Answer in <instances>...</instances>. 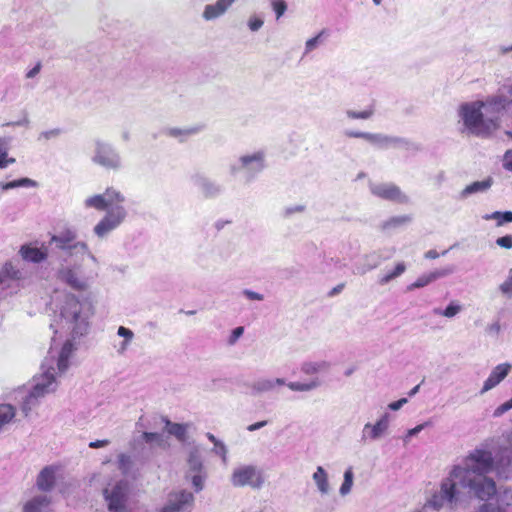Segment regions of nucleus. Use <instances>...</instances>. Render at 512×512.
I'll list each match as a JSON object with an SVG mask.
<instances>
[{
    "instance_id": "nucleus-19",
    "label": "nucleus",
    "mask_w": 512,
    "mask_h": 512,
    "mask_svg": "<svg viewBox=\"0 0 512 512\" xmlns=\"http://www.w3.org/2000/svg\"><path fill=\"white\" fill-rule=\"evenodd\" d=\"M453 272H454V267L453 266H447L445 268L437 269V270H434V271L429 272L427 274H423V275L419 276L416 279L415 282L410 284L407 287V289L409 291H412L414 289L423 288V287L429 285L430 283L436 281L437 279L446 277V276L452 274Z\"/></svg>"
},
{
    "instance_id": "nucleus-40",
    "label": "nucleus",
    "mask_w": 512,
    "mask_h": 512,
    "mask_svg": "<svg viewBox=\"0 0 512 512\" xmlns=\"http://www.w3.org/2000/svg\"><path fill=\"white\" fill-rule=\"evenodd\" d=\"M491 498L492 497H490L488 500H483L484 503L479 505L473 512H503V509L500 505L489 502Z\"/></svg>"
},
{
    "instance_id": "nucleus-28",
    "label": "nucleus",
    "mask_w": 512,
    "mask_h": 512,
    "mask_svg": "<svg viewBox=\"0 0 512 512\" xmlns=\"http://www.w3.org/2000/svg\"><path fill=\"white\" fill-rule=\"evenodd\" d=\"M463 311V305L458 300H451L445 309L434 308L433 314L448 319L454 318Z\"/></svg>"
},
{
    "instance_id": "nucleus-37",
    "label": "nucleus",
    "mask_w": 512,
    "mask_h": 512,
    "mask_svg": "<svg viewBox=\"0 0 512 512\" xmlns=\"http://www.w3.org/2000/svg\"><path fill=\"white\" fill-rule=\"evenodd\" d=\"M205 473H186L185 478L187 480H190L192 483V486L196 492H200L204 488V481H205Z\"/></svg>"
},
{
    "instance_id": "nucleus-31",
    "label": "nucleus",
    "mask_w": 512,
    "mask_h": 512,
    "mask_svg": "<svg viewBox=\"0 0 512 512\" xmlns=\"http://www.w3.org/2000/svg\"><path fill=\"white\" fill-rule=\"evenodd\" d=\"M201 130L200 127H186V128H169L166 131V134L170 137L177 138L179 141L183 142L188 137L196 135Z\"/></svg>"
},
{
    "instance_id": "nucleus-7",
    "label": "nucleus",
    "mask_w": 512,
    "mask_h": 512,
    "mask_svg": "<svg viewBox=\"0 0 512 512\" xmlns=\"http://www.w3.org/2000/svg\"><path fill=\"white\" fill-rule=\"evenodd\" d=\"M266 167V151L256 150L252 153L241 155L238 161L230 165L231 175L243 171L247 182L252 181Z\"/></svg>"
},
{
    "instance_id": "nucleus-17",
    "label": "nucleus",
    "mask_w": 512,
    "mask_h": 512,
    "mask_svg": "<svg viewBox=\"0 0 512 512\" xmlns=\"http://www.w3.org/2000/svg\"><path fill=\"white\" fill-rule=\"evenodd\" d=\"M390 256L382 257L380 252L374 251L365 254L361 260L355 265L353 273L355 275L363 276L369 271L376 269L382 261L388 259Z\"/></svg>"
},
{
    "instance_id": "nucleus-64",
    "label": "nucleus",
    "mask_w": 512,
    "mask_h": 512,
    "mask_svg": "<svg viewBox=\"0 0 512 512\" xmlns=\"http://www.w3.org/2000/svg\"><path fill=\"white\" fill-rule=\"evenodd\" d=\"M424 256L426 259H436L439 257V253L436 250H429Z\"/></svg>"
},
{
    "instance_id": "nucleus-15",
    "label": "nucleus",
    "mask_w": 512,
    "mask_h": 512,
    "mask_svg": "<svg viewBox=\"0 0 512 512\" xmlns=\"http://www.w3.org/2000/svg\"><path fill=\"white\" fill-rule=\"evenodd\" d=\"M389 425V413H384L375 423H366L361 432V441L367 443L379 440L387 434Z\"/></svg>"
},
{
    "instance_id": "nucleus-50",
    "label": "nucleus",
    "mask_w": 512,
    "mask_h": 512,
    "mask_svg": "<svg viewBox=\"0 0 512 512\" xmlns=\"http://www.w3.org/2000/svg\"><path fill=\"white\" fill-rule=\"evenodd\" d=\"M372 114H373V111L371 109L364 110L361 112H355L352 110L347 111L348 117L353 118V119H368L372 116Z\"/></svg>"
},
{
    "instance_id": "nucleus-10",
    "label": "nucleus",
    "mask_w": 512,
    "mask_h": 512,
    "mask_svg": "<svg viewBox=\"0 0 512 512\" xmlns=\"http://www.w3.org/2000/svg\"><path fill=\"white\" fill-rule=\"evenodd\" d=\"M231 484L234 487L249 486L259 489L264 484L262 471L254 465H242L235 468L231 475Z\"/></svg>"
},
{
    "instance_id": "nucleus-62",
    "label": "nucleus",
    "mask_w": 512,
    "mask_h": 512,
    "mask_svg": "<svg viewBox=\"0 0 512 512\" xmlns=\"http://www.w3.org/2000/svg\"><path fill=\"white\" fill-rule=\"evenodd\" d=\"M40 70H41V63L38 62L32 69H30L26 73V77L27 78H34L36 75L39 74Z\"/></svg>"
},
{
    "instance_id": "nucleus-42",
    "label": "nucleus",
    "mask_w": 512,
    "mask_h": 512,
    "mask_svg": "<svg viewBox=\"0 0 512 512\" xmlns=\"http://www.w3.org/2000/svg\"><path fill=\"white\" fill-rule=\"evenodd\" d=\"M306 210V206L303 204L290 205L285 207L281 215L285 219H289L295 213H303Z\"/></svg>"
},
{
    "instance_id": "nucleus-54",
    "label": "nucleus",
    "mask_w": 512,
    "mask_h": 512,
    "mask_svg": "<svg viewBox=\"0 0 512 512\" xmlns=\"http://www.w3.org/2000/svg\"><path fill=\"white\" fill-rule=\"evenodd\" d=\"M320 33L309 39L305 44V52L304 54H308L310 51L315 49L319 43Z\"/></svg>"
},
{
    "instance_id": "nucleus-23",
    "label": "nucleus",
    "mask_w": 512,
    "mask_h": 512,
    "mask_svg": "<svg viewBox=\"0 0 512 512\" xmlns=\"http://www.w3.org/2000/svg\"><path fill=\"white\" fill-rule=\"evenodd\" d=\"M21 277L22 272L16 269L11 262H7L0 271V287L2 289L10 288L11 282L20 280Z\"/></svg>"
},
{
    "instance_id": "nucleus-38",
    "label": "nucleus",
    "mask_w": 512,
    "mask_h": 512,
    "mask_svg": "<svg viewBox=\"0 0 512 512\" xmlns=\"http://www.w3.org/2000/svg\"><path fill=\"white\" fill-rule=\"evenodd\" d=\"M132 468V459L128 454L121 453L118 455V469L127 475Z\"/></svg>"
},
{
    "instance_id": "nucleus-41",
    "label": "nucleus",
    "mask_w": 512,
    "mask_h": 512,
    "mask_svg": "<svg viewBox=\"0 0 512 512\" xmlns=\"http://www.w3.org/2000/svg\"><path fill=\"white\" fill-rule=\"evenodd\" d=\"M117 334L120 337L124 338V341L121 344V350L124 351L127 348V346L129 345V343L131 342V340L133 339L134 333L132 332V330H130L124 326H120L118 328Z\"/></svg>"
},
{
    "instance_id": "nucleus-60",
    "label": "nucleus",
    "mask_w": 512,
    "mask_h": 512,
    "mask_svg": "<svg viewBox=\"0 0 512 512\" xmlns=\"http://www.w3.org/2000/svg\"><path fill=\"white\" fill-rule=\"evenodd\" d=\"M347 135H349L351 137L365 138V139H374V138L378 137V136H375L373 134L364 133V132H349V133H347Z\"/></svg>"
},
{
    "instance_id": "nucleus-25",
    "label": "nucleus",
    "mask_w": 512,
    "mask_h": 512,
    "mask_svg": "<svg viewBox=\"0 0 512 512\" xmlns=\"http://www.w3.org/2000/svg\"><path fill=\"white\" fill-rule=\"evenodd\" d=\"M51 499L47 495H38L27 501L23 512H47Z\"/></svg>"
},
{
    "instance_id": "nucleus-21",
    "label": "nucleus",
    "mask_w": 512,
    "mask_h": 512,
    "mask_svg": "<svg viewBox=\"0 0 512 512\" xmlns=\"http://www.w3.org/2000/svg\"><path fill=\"white\" fill-rule=\"evenodd\" d=\"M494 184V179L491 176L486 177L481 181H474L460 192V199H467L469 196L478 193H486Z\"/></svg>"
},
{
    "instance_id": "nucleus-4",
    "label": "nucleus",
    "mask_w": 512,
    "mask_h": 512,
    "mask_svg": "<svg viewBox=\"0 0 512 512\" xmlns=\"http://www.w3.org/2000/svg\"><path fill=\"white\" fill-rule=\"evenodd\" d=\"M125 196L114 187H108L101 194H93L83 201L85 209L105 211L102 218L93 227V234L98 239H106L126 220L128 211L124 206Z\"/></svg>"
},
{
    "instance_id": "nucleus-51",
    "label": "nucleus",
    "mask_w": 512,
    "mask_h": 512,
    "mask_svg": "<svg viewBox=\"0 0 512 512\" xmlns=\"http://www.w3.org/2000/svg\"><path fill=\"white\" fill-rule=\"evenodd\" d=\"M243 333H244V327H242V326H239V327H236L235 329H233L228 338L229 345H234L238 341V339L243 335Z\"/></svg>"
},
{
    "instance_id": "nucleus-16",
    "label": "nucleus",
    "mask_w": 512,
    "mask_h": 512,
    "mask_svg": "<svg viewBox=\"0 0 512 512\" xmlns=\"http://www.w3.org/2000/svg\"><path fill=\"white\" fill-rule=\"evenodd\" d=\"M511 369L512 366L509 363H502L494 367L488 378L484 381L480 394L483 395L499 385L508 376Z\"/></svg>"
},
{
    "instance_id": "nucleus-33",
    "label": "nucleus",
    "mask_w": 512,
    "mask_h": 512,
    "mask_svg": "<svg viewBox=\"0 0 512 512\" xmlns=\"http://www.w3.org/2000/svg\"><path fill=\"white\" fill-rule=\"evenodd\" d=\"M15 417V408L10 404H0V430Z\"/></svg>"
},
{
    "instance_id": "nucleus-1",
    "label": "nucleus",
    "mask_w": 512,
    "mask_h": 512,
    "mask_svg": "<svg viewBox=\"0 0 512 512\" xmlns=\"http://www.w3.org/2000/svg\"><path fill=\"white\" fill-rule=\"evenodd\" d=\"M494 468L492 453L484 448L470 451L441 482L440 491L432 496L428 505L440 510L445 505L456 509L476 498L488 500L496 494V483L488 476Z\"/></svg>"
},
{
    "instance_id": "nucleus-59",
    "label": "nucleus",
    "mask_w": 512,
    "mask_h": 512,
    "mask_svg": "<svg viewBox=\"0 0 512 512\" xmlns=\"http://www.w3.org/2000/svg\"><path fill=\"white\" fill-rule=\"evenodd\" d=\"M109 444H110V440H108V439L95 440V441H91L89 443V447L93 448V449H97V448L105 447Z\"/></svg>"
},
{
    "instance_id": "nucleus-48",
    "label": "nucleus",
    "mask_w": 512,
    "mask_h": 512,
    "mask_svg": "<svg viewBox=\"0 0 512 512\" xmlns=\"http://www.w3.org/2000/svg\"><path fill=\"white\" fill-rule=\"evenodd\" d=\"M272 8L276 14V18L279 19L287 10V4L284 0H272Z\"/></svg>"
},
{
    "instance_id": "nucleus-27",
    "label": "nucleus",
    "mask_w": 512,
    "mask_h": 512,
    "mask_svg": "<svg viewBox=\"0 0 512 512\" xmlns=\"http://www.w3.org/2000/svg\"><path fill=\"white\" fill-rule=\"evenodd\" d=\"M411 221H412V216H410V215H397V216H392V217L388 218L387 220H385L384 222H382L380 227L383 231H391V230H395L397 228L403 227V226L409 224Z\"/></svg>"
},
{
    "instance_id": "nucleus-34",
    "label": "nucleus",
    "mask_w": 512,
    "mask_h": 512,
    "mask_svg": "<svg viewBox=\"0 0 512 512\" xmlns=\"http://www.w3.org/2000/svg\"><path fill=\"white\" fill-rule=\"evenodd\" d=\"M406 271V265L404 262H399L397 263V265L395 266V268L383 275L382 277L379 278V284L380 285H386L388 284L390 281L394 280L395 278L401 276L404 272Z\"/></svg>"
},
{
    "instance_id": "nucleus-43",
    "label": "nucleus",
    "mask_w": 512,
    "mask_h": 512,
    "mask_svg": "<svg viewBox=\"0 0 512 512\" xmlns=\"http://www.w3.org/2000/svg\"><path fill=\"white\" fill-rule=\"evenodd\" d=\"M499 289L503 295L512 298V269L509 270L507 279L500 284Z\"/></svg>"
},
{
    "instance_id": "nucleus-32",
    "label": "nucleus",
    "mask_w": 512,
    "mask_h": 512,
    "mask_svg": "<svg viewBox=\"0 0 512 512\" xmlns=\"http://www.w3.org/2000/svg\"><path fill=\"white\" fill-rule=\"evenodd\" d=\"M11 139L9 137H0V169H4L15 163V158L8 156Z\"/></svg>"
},
{
    "instance_id": "nucleus-36",
    "label": "nucleus",
    "mask_w": 512,
    "mask_h": 512,
    "mask_svg": "<svg viewBox=\"0 0 512 512\" xmlns=\"http://www.w3.org/2000/svg\"><path fill=\"white\" fill-rule=\"evenodd\" d=\"M35 185H36L35 181H33L29 178H21V179L6 182V183L1 182L0 189L3 191H7V190L15 189L18 187H32Z\"/></svg>"
},
{
    "instance_id": "nucleus-52",
    "label": "nucleus",
    "mask_w": 512,
    "mask_h": 512,
    "mask_svg": "<svg viewBox=\"0 0 512 512\" xmlns=\"http://www.w3.org/2000/svg\"><path fill=\"white\" fill-rule=\"evenodd\" d=\"M496 244L504 249L512 248V235H506L496 239Z\"/></svg>"
},
{
    "instance_id": "nucleus-44",
    "label": "nucleus",
    "mask_w": 512,
    "mask_h": 512,
    "mask_svg": "<svg viewBox=\"0 0 512 512\" xmlns=\"http://www.w3.org/2000/svg\"><path fill=\"white\" fill-rule=\"evenodd\" d=\"M263 24H264L263 18L258 15L250 16L248 19V22H247V26H248L249 30L252 32H257L258 30H260L262 28Z\"/></svg>"
},
{
    "instance_id": "nucleus-53",
    "label": "nucleus",
    "mask_w": 512,
    "mask_h": 512,
    "mask_svg": "<svg viewBox=\"0 0 512 512\" xmlns=\"http://www.w3.org/2000/svg\"><path fill=\"white\" fill-rule=\"evenodd\" d=\"M213 452L221 456L224 462L226 461L227 449L224 443L219 441L218 443L214 444Z\"/></svg>"
},
{
    "instance_id": "nucleus-49",
    "label": "nucleus",
    "mask_w": 512,
    "mask_h": 512,
    "mask_svg": "<svg viewBox=\"0 0 512 512\" xmlns=\"http://www.w3.org/2000/svg\"><path fill=\"white\" fill-rule=\"evenodd\" d=\"M428 422L419 424L415 426L412 429H409L406 433V435L403 437L404 444H408L410 441V438L413 436H416L418 433H420L426 426H428Z\"/></svg>"
},
{
    "instance_id": "nucleus-35",
    "label": "nucleus",
    "mask_w": 512,
    "mask_h": 512,
    "mask_svg": "<svg viewBox=\"0 0 512 512\" xmlns=\"http://www.w3.org/2000/svg\"><path fill=\"white\" fill-rule=\"evenodd\" d=\"M484 220H496L497 226H502L504 223L512 222V211H495L491 214H485Z\"/></svg>"
},
{
    "instance_id": "nucleus-12",
    "label": "nucleus",
    "mask_w": 512,
    "mask_h": 512,
    "mask_svg": "<svg viewBox=\"0 0 512 512\" xmlns=\"http://www.w3.org/2000/svg\"><path fill=\"white\" fill-rule=\"evenodd\" d=\"M320 365L317 362H304L300 367L301 375L308 379L291 381L286 386L294 392H309L319 386Z\"/></svg>"
},
{
    "instance_id": "nucleus-13",
    "label": "nucleus",
    "mask_w": 512,
    "mask_h": 512,
    "mask_svg": "<svg viewBox=\"0 0 512 512\" xmlns=\"http://www.w3.org/2000/svg\"><path fill=\"white\" fill-rule=\"evenodd\" d=\"M194 500V495L187 490L171 492L167 503L159 512H190Z\"/></svg>"
},
{
    "instance_id": "nucleus-55",
    "label": "nucleus",
    "mask_w": 512,
    "mask_h": 512,
    "mask_svg": "<svg viewBox=\"0 0 512 512\" xmlns=\"http://www.w3.org/2000/svg\"><path fill=\"white\" fill-rule=\"evenodd\" d=\"M242 293L249 300L262 301L264 299V296L262 294L249 289L243 290Z\"/></svg>"
},
{
    "instance_id": "nucleus-46",
    "label": "nucleus",
    "mask_w": 512,
    "mask_h": 512,
    "mask_svg": "<svg viewBox=\"0 0 512 512\" xmlns=\"http://www.w3.org/2000/svg\"><path fill=\"white\" fill-rule=\"evenodd\" d=\"M61 133H62V130L60 128H53L50 130L42 131L38 136V140L39 141H42V140L48 141L51 139H55L58 136H60Z\"/></svg>"
},
{
    "instance_id": "nucleus-24",
    "label": "nucleus",
    "mask_w": 512,
    "mask_h": 512,
    "mask_svg": "<svg viewBox=\"0 0 512 512\" xmlns=\"http://www.w3.org/2000/svg\"><path fill=\"white\" fill-rule=\"evenodd\" d=\"M19 253L25 261L32 263H40L46 260L48 256L46 248H37L30 245L21 246Z\"/></svg>"
},
{
    "instance_id": "nucleus-20",
    "label": "nucleus",
    "mask_w": 512,
    "mask_h": 512,
    "mask_svg": "<svg viewBox=\"0 0 512 512\" xmlns=\"http://www.w3.org/2000/svg\"><path fill=\"white\" fill-rule=\"evenodd\" d=\"M284 378H259L250 385L251 393L259 395L275 391L278 386H286Z\"/></svg>"
},
{
    "instance_id": "nucleus-39",
    "label": "nucleus",
    "mask_w": 512,
    "mask_h": 512,
    "mask_svg": "<svg viewBox=\"0 0 512 512\" xmlns=\"http://www.w3.org/2000/svg\"><path fill=\"white\" fill-rule=\"evenodd\" d=\"M352 485H353V472H352V469L349 468L344 473V481L340 487V494L342 496L347 495L351 491Z\"/></svg>"
},
{
    "instance_id": "nucleus-30",
    "label": "nucleus",
    "mask_w": 512,
    "mask_h": 512,
    "mask_svg": "<svg viewBox=\"0 0 512 512\" xmlns=\"http://www.w3.org/2000/svg\"><path fill=\"white\" fill-rule=\"evenodd\" d=\"M187 462L188 471L186 473L191 474L204 472L203 462L198 447H194L190 450Z\"/></svg>"
},
{
    "instance_id": "nucleus-29",
    "label": "nucleus",
    "mask_w": 512,
    "mask_h": 512,
    "mask_svg": "<svg viewBox=\"0 0 512 512\" xmlns=\"http://www.w3.org/2000/svg\"><path fill=\"white\" fill-rule=\"evenodd\" d=\"M166 429L170 435L175 436L180 442L187 439L188 424L173 423L169 419H164Z\"/></svg>"
},
{
    "instance_id": "nucleus-14",
    "label": "nucleus",
    "mask_w": 512,
    "mask_h": 512,
    "mask_svg": "<svg viewBox=\"0 0 512 512\" xmlns=\"http://www.w3.org/2000/svg\"><path fill=\"white\" fill-rule=\"evenodd\" d=\"M370 191L373 195L399 204L409 202V197L401 191V189L392 183L370 184Z\"/></svg>"
},
{
    "instance_id": "nucleus-11",
    "label": "nucleus",
    "mask_w": 512,
    "mask_h": 512,
    "mask_svg": "<svg viewBox=\"0 0 512 512\" xmlns=\"http://www.w3.org/2000/svg\"><path fill=\"white\" fill-rule=\"evenodd\" d=\"M129 486L126 481H118L111 488L103 490V496L107 502L108 510L110 512H129L126 504L128 501Z\"/></svg>"
},
{
    "instance_id": "nucleus-3",
    "label": "nucleus",
    "mask_w": 512,
    "mask_h": 512,
    "mask_svg": "<svg viewBox=\"0 0 512 512\" xmlns=\"http://www.w3.org/2000/svg\"><path fill=\"white\" fill-rule=\"evenodd\" d=\"M509 106L503 94L488 97L485 101H472L460 105L458 114L465 129L478 137L490 136L500 127V118Z\"/></svg>"
},
{
    "instance_id": "nucleus-57",
    "label": "nucleus",
    "mask_w": 512,
    "mask_h": 512,
    "mask_svg": "<svg viewBox=\"0 0 512 512\" xmlns=\"http://www.w3.org/2000/svg\"><path fill=\"white\" fill-rule=\"evenodd\" d=\"M500 324L499 322H494L486 327V333L492 336H497L500 332Z\"/></svg>"
},
{
    "instance_id": "nucleus-47",
    "label": "nucleus",
    "mask_w": 512,
    "mask_h": 512,
    "mask_svg": "<svg viewBox=\"0 0 512 512\" xmlns=\"http://www.w3.org/2000/svg\"><path fill=\"white\" fill-rule=\"evenodd\" d=\"M511 409H512V398H510L508 401L502 403L497 408H495L492 413V416L494 418H499Z\"/></svg>"
},
{
    "instance_id": "nucleus-9",
    "label": "nucleus",
    "mask_w": 512,
    "mask_h": 512,
    "mask_svg": "<svg viewBox=\"0 0 512 512\" xmlns=\"http://www.w3.org/2000/svg\"><path fill=\"white\" fill-rule=\"evenodd\" d=\"M58 280L78 291L89 288L93 277L86 274L80 263L61 264L56 272Z\"/></svg>"
},
{
    "instance_id": "nucleus-63",
    "label": "nucleus",
    "mask_w": 512,
    "mask_h": 512,
    "mask_svg": "<svg viewBox=\"0 0 512 512\" xmlns=\"http://www.w3.org/2000/svg\"><path fill=\"white\" fill-rule=\"evenodd\" d=\"M266 425H267V421H259V422H256V423H253V424L249 425L247 427V429H248V431L253 432V431H256L258 429L263 428Z\"/></svg>"
},
{
    "instance_id": "nucleus-8",
    "label": "nucleus",
    "mask_w": 512,
    "mask_h": 512,
    "mask_svg": "<svg viewBox=\"0 0 512 512\" xmlns=\"http://www.w3.org/2000/svg\"><path fill=\"white\" fill-rule=\"evenodd\" d=\"M91 161L106 170L117 171L123 167L122 157L116 147L100 139L94 141Z\"/></svg>"
},
{
    "instance_id": "nucleus-2",
    "label": "nucleus",
    "mask_w": 512,
    "mask_h": 512,
    "mask_svg": "<svg viewBox=\"0 0 512 512\" xmlns=\"http://www.w3.org/2000/svg\"><path fill=\"white\" fill-rule=\"evenodd\" d=\"M75 350L76 347L71 340H67L60 351L50 348L48 356L41 365L40 373L33 377V386L30 393L22 403V411L25 416H28L33 408L37 406L40 398L56 391L58 378L67 371L69 359Z\"/></svg>"
},
{
    "instance_id": "nucleus-18",
    "label": "nucleus",
    "mask_w": 512,
    "mask_h": 512,
    "mask_svg": "<svg viewBox=\"0 0 512 512\" xmlns=\"http://www.w3.org/2000/svg\"><path fill=\"white\" fill-rule=\"evenodd\" d=\"M191 181L206 198L216 197L222 192L221 185L200 174L193 175Z\"/></svg>"
},
{
    "instance_id": "nucleus-61",
    "label": "nucleus",
    "mask_w": 512,
    "mask_h": 512,
    "mask_svg": "<svg viewBox=\"0 0 512 512\" xmlns=\"http://www.w3.org/2000/svg\"><path fill=\"white\" fill-rule=\"evenodd\" d=\"M407 403V399L406 398H401L399 399L398 401H395V402H392L388 405V408L393 410V411H397L399 409L402 408V406Z\"/></svg>"
},
{
    "instance_id": "nucleus-56",
    "label": "nucleus",
    "mask_w": 512,
    "mask_h": 512,
    "mask_svg": "<svg viewBox=\"0 0 512 512\" xmlns=\"http://www.w3.org/2000/svg\"><path fill=\"white\" fill-rule=\"evenodd\" d=\"M503 167L512 172V149L507 150L503 156Z\"/></svg>"
},
{
    "instance_id": "nucleus-58",
    "label": "nucleus",
    "mask_w": 512,
    "mask_h": 512,
    "mask_svg": "<svg viewBox=\"0 0 512 512\" xmlns=\"http://www.w3.org/2000/svg\"><path fill=\"white\" fill-rule=\"evenodd\" d=\"M374 135L377 136V134H374ZM368 140L371 142L380 143V144H389V143L398 141L397 139H393V138H390L387 136H382V135H378L377 138L368 139Z\"/></svg>"
},
{
    "instance_id": "nucleus-26",
    "label": "nucleus",
    "mask_w": 512,
    "mask_h": 512,
    "mask_svg": "<svg viewBox=\"0 0 512 512\" xmlns=\"http://www.w3.org/2000/svg\"><path fill=\"white\" fill-rule=\"evenodd\" d=\"M55 484V469L45 467L37 478V487L42 491H50Z\"/></svg>"
},
{
    "instance_id": "nucleus-5",
    "label": "nucleus",
    "mask_w": 512,
    "mask_h": 512,
    "mask_svg": "<svg viewBox=\"0 0 512 512\" xmlns=\"http://www.w3.org/2000/svg\"><path fill=\"white\" fill-rule=\"evenodd\" d=\"M92 315L93 308L88 301L66 294L58 305L55 323H51L50 327L55 333L59 330L69 332L76 339L89 332Z\"/></svg>"
},
{
    "instance_id": "nucleus-22",
    "label": "nucleus",
    "mask_w": 512,
    "mask_h": 512,
    "mask_svg": "<svg viewBox=\"0 0 512 512\" xmlns=\"http://www.w3.org/2000/svg\"><path fill=\"white\" fill-rule=\"evenodd\" d=\"M235 0H217L215 4L206 5L203 11V18L206 21L214 20L222 16Z\"/></svg>"
},
{
    "instance_id": "nucleus-45",
    "label": "nucleus",
    "mask_w": 512,
    "mask_h": 512,
    "mask_svg": "<svg viewBox=\"0 0 512 512\" xmlns=\"http://www.w3.org/2000/svg\"><path fill=\"white\" fill-rule=\"evenodd\" d=\"M142 438L146 443H155L157 446L163 445V437L159 433L144 432Z\"/></svg>"
},
{
    "instance_id": "nucleus-6",
    "label": "nucleus",
    "mask_w": 512,
    "mask_h": 512,
    "mask_svg": "<svg viewBox=\"0 0 512 512\" xmlns=\"http://www.w3.org/2000/svg\"><path fill=\"white\" fill-rule=\"evenodd\" d=\"M50 244H54L56 248L62 250L69 256L73 254L86 255L94 264H98L97 257L89 250L86 242L77 241V232L75 229L66 228L58 234L53 235Z\"/></svg>"
}]
</instances>
